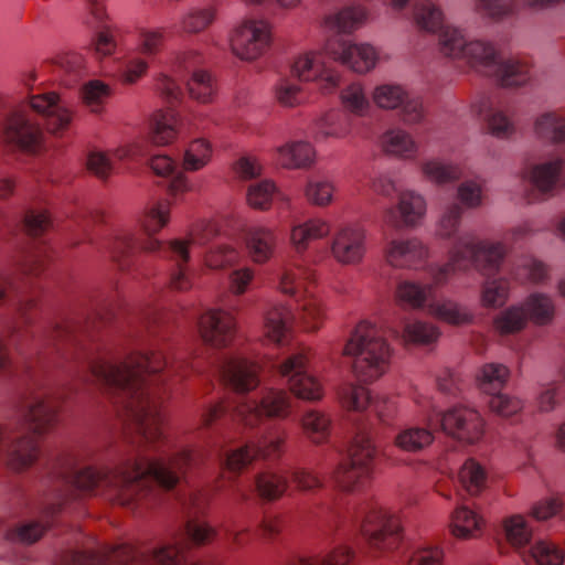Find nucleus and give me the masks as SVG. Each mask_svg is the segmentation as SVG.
Instances as JSON below:
<instances>
[{"instance_id": "obj_1", "label": "nucleus", "mask_w": 565, "mask_h": 565, "mask_svg": "<svg viewBox=\"0 0 565 565\" xmlns=\"http://www.w3.org/2000/svg\"><path fill=\"white\" fill-rule=\"evenodd\" d=\"M463 209L457 203L449 204L443 212L437 235L443 239L452 241L448 252V262L444 265H431L428 273L433 278L431 285H422L412 280L398 284L397 297L413 308L428 305L429 312L448 323L460 324L468 322L471 316L457 302L434 298V286L446 284L457 271H467L476 268L482 273L495 270L507 256V248L502 242L480 239L473 232H459Z\"/></svg>"}, {"instance_id": "obj_2", "label": "nucleus", "mask_w": 565, "mask_h": 565, "mask_svg": "<svg viewBox=\"0 0 565 565\" xmlns=\"http://www.w3.org/2000/svg\"><path fill=\"white\" fill-rule=\"evenodd\" d=\"M409 0H392L394 9H404ZM413 15L418 28L437 33L439 50L446 57L467 64L472 71L490 77L503 87H522L532 77V64L521 57L503 58L493 43L469 39L465 32L444 24L443 11L430 0H415Z\"/></svg>"}, {"instance_id": "obj_3", "label": "nucleus", "mask_w": 565, "mask_h": 565, "mask_svg": "<svg viewBox=\"0 0 565 565\" xmlns=\"http://www.w3.org/2000/svg\"><path fill=\"white\" fill-rule=\"evenodd\" d=\"M291 398L284 390L263 388L254 397H242L233 407L232 416L257 433L245 445L228 449L225 441L216 447L214 459L222 468L238 472L254 460H274L281 454L286 433L270 418H285L290 414Z\"/></svg>"}, {"instance_id": "obj_4", "label": "nucleus", "mask_w": 565, "mask_h": 565, "mask_svg": "<svg viewBox=\"0 0 565 565\" xmlns=\"http://www.w3.org/2000/svg\"><path fill=\"white\" fill-rule=\"evenodd\" d=\"M28 108L42 118L43 125L52 134L65 130L73 118L68 104L55 92L30 94L26 104L12 107L3 119L0 136L4 142L30 152L41 146L43 131L41 126L31 119Z\"/></svg>"}, {"instance_id": "obj_5", "label": "nucleus", "mask_w": 565, "mask_h": 565, "mask_svg": "<svg viewBox=\"0 0 565 565\" xmlns=\"http://www.w3.org/2000/svg\"><path fill=\"white\" fill-rule=\"evenodd\" d=\"M60 406L53 392L32 391L21 406V417L32 435L11 438L6 427H0V452L6 454L7 465L14 471H24L40 457V445L35 436L50 433L58 422Z\"/></svg>"}, {"instance_id": "obj_6", "label": "nucleus", "mask_w": 565, "mask_h": 565, "mask_svg": "<svg viewBox=\"0 0 565 565\" xmlns=\"http://www.w3.org/2000/svg\"><path fill=\"white\" fill-rule=\"evenodd\" d=\"M415 401L426 412L427 427L408 426L402 429L394 439L395 446L399 449L420 451L433 443L434 430L437 428L469 444L482 437L484 424L478 411L456 406L443 413L428 397L419 395Z\"/></svg>"}, {"instance_id": "obj_7", "label": "nucleus", "mask_w": 565, "mask_h": 565, "mask_svg": "<svg viewBox=\"0 0 565 565\" xmlns=\"http://www.w3.org/2000/svg\"><path fill=\"white\" fill-rule=\"evenodd\" d=\"M143 446L147 441L164 439V414L161 409L163 402L169 397L172 388L149 387L154 382L146 380L148 376L167 379L171 375L185 377L190 372H202L201 361L198 358L179 353L169 359L162 352L148 354L143 349Z\"/></svg>"}, {"instance_id": "obj_8", "label": "nucleus", "mask_w": 565, "mask_h": 565, "mask_svg": "<svg viewBox=\"0 0 565 565\" xmlns=\"http://www.w3.org/2000/svg\"><path fill=\"white\" fill-rule=\"evenodd\" d=\"M52 475L64 484L75 486L83 491L95 492L122 505L129 504L138 494L141 472L139 468L108 469L76 468L73 459L62 458L54 463Z\"/></svg>"}, {"instance_id": "obj_9", "label": "nucleus", "mask_w": 565, "mask_h": 565, "mask_svg": "<svg viewBox=\"0 0 565 565\" xmlns=\"http://www.w3.org/2000/svg\"><path fill=\"white\" fill-rule=\"evenodd\" d=\"M343 355L352 359L351 367L355 377L371 383L388 371L392 349L381 329L369 321H361L352 330Z\"/></svg>"}, {"instance_id": "obj_10", "label": "nucleus", "mask_w": 565, "mask_h": 565, "mask_svg": "<svg viewBox=\"0 0 565 565\" xmlns=\"http://www.w3.org/2000/svg\"><path fill=\"white\" fill-rule=\"evenodd\" d=\"M341 527L360 535L379 553L397 548L403 537L399 518L371 501L353 505L343 516Z\"/></svg>"}, {"instance_id": "obj_11", "label": "nucleus", "mask_w": 565, "mask_h": 565, "mask_svg": "<svg viewBox=\"0 0 565 565\" xmlns=\"http://www.w3.org/2000/svg\"><path fill=\"white\" fill-rule=\"evenodd\" d=\"M87 367L93 376L107 386L106 392L128 419L140 420V366L138 360L121 362L88 361Z\"/></svg>"}, {"instance_id": "obj_12", "label": "nucleus", "mask_w": 565, "mask_h": 565, "mask_svg": "<svg viewBox=\"0 0 565 565\" xmlns=\"http://www.w3.org/2000/svg\"><path fill=\"white\" fill-rule=\"evenodd\" d=\"M203 62L202 55L198 51L189 50L179 53L172 65L174 77L161 74L157 78L156 89L170 106L180 103L183 92L177 79H186V87L192 98L201 103H209L215 94V81L213 76L199 68Z\"/></svg>"}, {"instance_id": "obj_13", "label": "nucleus", "mask_w": 565, "mask_h": 565, "mask_svg": "<svg viewBox=\"0 0 565 565\" xmlns=\"http://www.w3.org/2000/svg\"><path fill=\"white\" fill-rule=\"evenodd\" d=\"M376 447L370 428L359 425L352 438L348 458L331 473L334 486L342 491L363 490L372 480L376 461Z\"/></svg>"}, {"instance_id": "obj_14", "label": "nucleus", "mask_w": 565, "mask_h": 565, "mask_svg": "<svg viewBox=\"0 0 565 565\" xmlns=\"http://www.w3.org/2000/svg\"><path fill=\"white\" fill-rule=\"evenodd\" d=\"M315 280L316 271L306 259H296L288 265L280 278L281 291L298 297V319L308 331L318 330L326 318L321 299L311 294L308 288Z\"/></svg>"}, {"instance_id": "obj_15", "label": "nucleus", "mask_w": 565, "mask_h": 565, "mask_svg": "<svg viewBox=\"0 0 565 565\" xmlns=\"http://www.w3.org/2000/svg\"><path fill=\"white\" fill-rule=\"evenodd\" d=\"M354 552L347 545H339L327 554L310 557H297L288 565H353ZM143 565H220L209 557L194 561L185 554L181 545H169L160 548L146 550L143 546Z\"/></svg>"}, {"instance_id": "obj_16", "label": "nucleus", "mask_w": 565, "mask_h": 565, "mask_svg": "<svg viewBox=\"0 0 565 565\" xmlns=\"http://www.w3.org/2000/svg\"><path fill=\"white\" fill-rule=\"evenodd\" d=\"M520 178L531 186L526 194L530 203L550 199L565 189V159L553 153L541 161L527 163Z\"/></svg>"}, {"instance_id": "obj_17", "label": "nucleus", "mask_w": 565, "mask_h": 565, "mask_svg": "<svg viewBox=\"0 0 565 565\" xmlns=\"http://www.w3.org/2000/svg\"><path fill=\"white\" fill-rule=\"evenodd\" d=\"M205 459V451L189 448L157 460H150L143 455V493L148 479L156 481L166 490L173 489L179 483L181 475H185L188 469L196 467Z\"/></svg>"}, {"instance_id": "obj_18", "label": "nucleus", "mask_w": 565, "mask_h": 565, "mask_svg": "<svg viewBox=\"0 0 565 565\" xmlns=\"http://www.w3.org/2000/svg\"><path fill=\"white\" fill-rule=\"evenodd\" d=\"M232 52L243 61L253 62L265 55L273 44V25L258 18L243 20L231 34Z\"/></svg>"}, {"instance_id": "obj_19", "label": "nucleus", "mask_w": 565, "mask_h": 565, "mask_svg": "<svg viewBox=\"0 0 565 565\" xmlns=\"http://www.w3.org/2000/svg\"><path fill=\"white\" fill-rule=\"evenodd\" d=\"M213 491L206 486L188 484L178 493L179 504L188 518L183 527L184 535L195 544H204L217 534L214 527L196 519L206 509Z\"/></svg>"}, {"instance_id": "obj_20", "label": "nucleus", "mask_w": 565, "mask_h": 565, "mask_svg": "<svg viewBox=\"0 0 565 565\" xmlns=\"http://www.w3.org/2000/svg\"><path fill=\"white\" fill-rule=\"evenodd\" d=\"M273 367L296 397L308 402L322 398V385L313 375L309 374L308 356L305 350L290 354L284 361L274 364Z\"/></svg>"}, {"instance_id": "obj_21", "label": "nucleus", "mask_w": 565, "mask_h": 565, "mask_svg": "<svg viewBox=\"0 0 565 565\" xmlns=\"http://www.w3.org/2000/svg\"><path fill=\"white\" fill-rule=\"evenodd\" d=\"M218 233V230L212 221H199L191 227L186 238H175L169 244L171 257L177 263L178 269L171 277V285L177 290H186L191 288L192 282L184 268L190 259L189 248L191 245L205 246Z\"/></svg>"}, {"instance_id": "obj_22", "label": "nucleus", "mask_w": 565, "mask_h": 565, "mask_svg": "<svg viewBox=\"0 0 565 565\" xmlns=\"http://www.w3.org/2000/svg\"><path fill=\"white\" fill-rule=\"evenodd\" d=\"M509 376L510 370L500 363L484 364L478 376L480 390L490 396V409L502 417L512 416L523 408L521 399L501 393Z\"/></svg>"}, {"instance_id": "obj_23", "label": "nucleus", "mask_w": 565, "mask_h": 565, "mask_svg": "<svg viewBox=\"0 0 565 565\" xmlns=\"http://www.w3.org/2000/svg\"><path fill=\"white\" fill-rule=\"evenodd\" d=\"M332 258L340 265L354 266L363 262L367 245L366 230L359 223L339 226L329 243Z\"/></svg>"}, {"instance_id": "obj_24", "label": "nucleus", "mask_w": 565, "mask_h": 565, "mask_svg": "<svg viewBox=\"0 0 565 565\" xmlns=\"http://www.w3.org/2000/svg\"><path fill=\"white\" fill-rule=\"evenodd\" d=\"M472 111L481 117L497 138L508 139L516 132L515 108L507 99L488 95L479 96L472 104Z\"/></svg>"}, {"instance_id": "obj_25", "label": "nucleus", "mask_w": 565, "mask_h": 565, "mask_svg": "<svg viewBox=\"0 0 565 565\" xmlns=\"http://www.w3.org/2000/svg\"><path fill=\"white\" fill-rule=\"evenodd\" d=\"M213 373L237 393H246L259 385V366L241 354L223 355L213 364Z\"/></svg>"}, {"instance_id": "obj_26", "label": "nucleus", "mask_w": 565, "mask_h": 565, "mask_svg": "<svg viewBox=\"0 0 565 565\" xmlns=\"http://www.w3.org/2000/svg\"><path fill=\"white\" fill-rule=\"evenodd\" d=\"M374 103L384 109L399 108L402 120L406 125L422 124L426 110L419 97L411 96L404 88L395 84H383L373 92Z\"/></svg>"}, {"instance_id": "obj_27", "label": "nucleus", "mask_w": 565, "mask_h": 565, "mask_svg": "<svg viewBox=\"0 0 565 565\" xmlns=\"http://www.w3.org/2000/svg\"><path fill=\"white\" fill-rule=\"evenodd\" d=\"M324 51L333 61L341 62L356 73L371 71L377 62V52L372 45L353 44L340 34L327 41Z\"/></svg>"}, {"instance_id": "obj_28", "label": "nucleus", "mask_w": 565, "mask_h": 565, "mask_svg": "<svg viewBox=\"0 0 565 565\" xmlns=\"http://www.w3.org/2000/svg\"><path fill=\"white\" fill-rule=\"evenodd\" d=\"M344 408L356 413L370 412L381 422L386 423L395 412V403L387 396H372L369 390L361 385L347 384L339 393Z\"/></svg>"}, {"instance_id": "obj_29", "label": "nucleus", "mask_w": 565, "mask_h": 565, "mask_svg": "<svg viewBox=\"0 0 565 565\" xmlns=\"http://www.w3.org/2000/svg\"><path fill=\"white\" fill-rule=\"evenodd\" d=\"M428 255V247L417 237L392 238L384 247L386 263L401 269L423 268Z\"/></svg>"}, {"instance_id": "obj_30", "label": "nucleus", "mask_w": 565, "mask_h": 565, "mask_svg": "<svg viewBox=\"0 0 565 565\" xmlns=\"http://www.w3.org/2000/svg\"><path fill=\"white\" fill-rule=\"evenodd\" d=\"M291 74L303 82L318 81L324 94L339 85V75L327 65L323 54L310 52L299 55L291 65Z\"/></svg>"}, {"instance_id": "obj_31", "label": "nucleus", "mask_w": 565, "mask_h": 565, "mask_svg": "<svg viewBox=\"0 0 565 565\" xmlns=\"http://www.w3.org/2000/svg\"><path fill=\"white\" fill-rule=\"evenodd\" d=\"M198 329L203 342L215 349L227 347L233 341L236 330L233 316L221 309H209L202 313Z\"/></svg>"}, {"instance_id": "obj_32", "label": "nucleus", "mask_w": 565, "mask_h": 565, "mask_svg": "<svg viewBox=\"0 0 565 565\" xmlns=\"http://www.w3.org/2000/svg\"><path fill=\"white\" fill-rule=\"evenodd\" d=\"M426 213L425 199L417 192L406 190L399 193L396 206H390L383 215L384 223L395 230L414 227Z\"/></svg>"}, {"instance_id": "obj_33", "label": "nucleus", "mask_w": 565, "mask_h": 565, "mask_svg": "<svg viewBox=\"0 0 565 565\" xmlns=\"http://www.w3.org/2000/svg\"><path fill=\"white\" fill-rule=\"evenodd\" d=\"M139 565L137 552L130 545L104 547L99 551L72 552L66 565Z\"/></svg>"}, {"instance_id": "obj_34", "label": "nucleus", "mask_w": 565, "mask_h": 565, "mask_svg": "<svg viewBox=\"0 0 565 565\" xmlns=\"http://www.w3.org/2000/svg\"><path fill=\"white\" fill-rule=\"evenodd\" d=\"M535 138L546 145H565V108L542 111L533 121Z\"/></svg>"}, {"instance_id": "obj_35", "label": "nucleus", "mask_w": 565, "mask_h": 565, "mask_svg": "<svg viewBox=\"0 0 565 565\" xmlns=\"http://www.w3.org/2000/svg\"><path fill=\"white\" fill-rule=\"evenodd\" d=\"M244 237L247 252L255 263H265L273 256L276 235L270 228L253 225L246 228Z\"/></svg>"}, {"instance_id": "obj_36", "label": "nucleus", "mask_w": 565, "mask_h": 565, "mask_svg": "<svg viewBox=\"0 0 565 565\" xmlns=\"http://www.w3.org/2000/svg\"><path fill=\"white\" fill-rule=\"evenodd\" d=\"M521 305L526 312L527 321H531L537 327L548 326L555 318V301L547 294L534 291L530 294Z\"/></svg>"}, {"instance_id": "obj_37", "label": "nucleus", "mask_w": 565, "mask_h": 565, "mask_svg": "<svg viewBox=\"0 0 565 565\" xmlns=\"http://www.w3.org/2000/svg\"><path fill=\"white\" fill-rule=\"evenodd\" d=\"M296 320L291 309L284 305L274 306L265 316L264 331L266 337L275 342L282 343Z\"/></svg>"}, {"instance_id": "obj_38", "label": "nucleus", "mask_w": 565, "mask_h": 565, "mask_svg": "<svg viewBox=\"0 0 565 565\" xmlns=\"http://www.w3.org/2000/svg\"><path fill=\"white\" fill-rule=\"evenodd\" d=\"M503 263L495 270H489L482 273L478 270L482 276L486 277L481 288V303L486 308H498L503 306L509 299L510 294V281L504 277H495L500 271Z\"/></svg>"}, {"instance_id": "obj_39", "label": "nucleus", "mask_w": 565, "mask_h": 565, "mask_svg": "<svg viewBox=\"0 0 565 565\" xmlns=\"http://www.w3.org/2000/svg\"><path fill=\"white\" fill-rule=\"evenodd\" d=\"M300 425L305 435L317 445L327 443L331 436L332 418L326 412L306 409L300 417Z\"/></svg>"}, {"instance_id": "obj_40", "label": "nucleus", "mask_w": 565, "mask_h": 565, "mask_svg": "<svg viewBox=\"0 0 565 565\" xmlns=\"http://www.w3.org/2000/svg\"><path fill=\"white\" fill-rule=\"evenodd\" d=\"M330 224L322 218H310L305 223L292 226L290 241L298 254H302L311 239L323 238L330 233Z\"/></svg>"}, {"instance_id": "obj_41", "label": "nucleus", "mask_w": 565, "mask_h": 565, "mask_svg": "<svg viewBox=\"0 0 565 565\" xmlns=\"http://www.w3.org/2000/svg\"><path fill=\"white\" fill-rule=\"evenodd\" d=\"M512 276L521 284H544L550 279V266L534 256H524L513 266Z\"/></svg>"}, {"instance_id": "obj_42", "label": "nucleus", "mask_w": 565, "mask_h": 565, "mask_svg": "<svg viewBox=\"0 0 565 565\" xmlns=\"http://www.w3.org/2000/svg\"><path fill=\"white\" fill-rule=\"evenodd\" d=\"M315 159V151L309 142L295 141L277 149V160L285 168H307Z\"/></svg>"}, {"instance_id": "obj_43", "label": "nucleus", "mask_w": 565, "mask_h": 565, "mask_svg": "<svg viewBox=\"0 0 565 565\" xmlns=\"http://www.w3.org/2000/svg\"><path fill=\"white\" fill-rule=\"evenodd\" d=\"M527 323V316L521 302L507 307L493 318V328L500 335L520 333Z\"/></svg>"}, {"instance_id": "obj_44", "label": "nucleus", "mask_w": 565, "mask_h": 565, "mask_svg": "<svg viewBox=\"0 0 565 565\" xmlns=\"http://www.w3.org/2000/svg\"><path fill=\"white\" fill-rule=\"evenodd\" d=\"M483 520L466 505L456 509L451 519V533L458 539H471L480 532Z\"/></svg>"}, {"instance_id": "obj_45", "label": "nucleus", "mask_w": 565, "mask_h": 565, "mask_svg": "<svg viewBox=\"0 0 565 565\" xmlns=\"http://www.w3.org/2000/svg\"><path fill=\"white\" fill-rule=\"evenodd\" d=\"M382 146L385 152L401 158L415 157L418 146L412 136L402 129H391L382 136Z\"/></svg>"}, {"instance_id": "obj_46", "label": "nucleus", "mask_w": 565, "mask_h": 565, "mask_svg": "<svg viewBox=\"0 0 565 565\" xmlns=\"http://www.w3.org/2000/svg\"><path fill=\"white\" fill-rule=\"evenodd\" d=\"M367 13L363 7H347L333 15L328 17L327 25L338 33H351L359 29L366 20Z\"/></svg>"}, {"instance_id": "obj_47", "label": "nucleus", "mask_w": 565, "mask_h": 565, "mask_svg": "<svg viewBox=\"0 0 565 565\" xmlns=\"http://www.w3.org/2000/svg\"><path fill=\"white\" fill-rule=\"evenodd\" d=\"M177 136V117L172 110H158L150 121V139L153 143L164 146Z\"/></svg>"}, {"instance_id": "obj_48", "label": "nucleus", "mask_w": 565, "mask_h": 565, "mask_svg": "<svg viewBox=\"0 0 565 565\" xmlns=\"http://www.w3.org/2000/svg\"><path fill=\"white\" fill-rule=\"evenodd\" d=\"M475 9L482 17L503 21L519 12V0H475Z\"/></svg>"}, {"instance_id": "obj_49", "label": "nucleus", "mask_w": 565, "mask_h": 565, "mask_svg": "<svg viewBox=\"0 0 565 565\" xmlns=\"http://www.w3.org/2000/svg\"><path fill=\"white\" fill-rule=\"evenodd\" d=\"M459 481L469 494L476 495L486 489L488 476L479 462L468 459L459 471Z\"/></svg>"}, {"instance_id": "obj_50", "label": "nucleus", "mask_w": 565, "mask_h": 565, "mask_svg": "<svg viewBox=\"0 0 565 565\" xmlns=\"http://www.w3.org/2000/svg\"><path fill=\"white\" fill-rule=\"evenodd\" d=\"M255 487L263 499L276 500L286 491L287 478L271 471L262 472L255 479Z\"/></svg>"}, {"instance_id": "obj_51", "label": "nucleus", "mask_w": 565, "mask_h": 565, "mask_svg": "<svg viewBox=\"0 0 565 565\" xmlns=\"http://www.w3.org/2000/svg\"><path fill=\"white\" fill-rule=\"evenodd\" d=\"M423 174L436 184H446L458 180L461 175L459 167L446 164L439 160H428L422 164Z\"/></svg>"}, {"instance_id": "obj_52", "label": "nucleus", "mask_w": 565, "mask_h": 565, "mask_svg": "<svg viewBox=\"0 0 565 565\" xmlns=\"http://www.w3.org/2000/svg\"><path fill=\"white\" fill-rule=\"evenodd\" d=\"M403 339L405 342L416 344H428L436 341L439 337L438 329L424 321H406L403 324Z\"/></svg>"}, {"instance_id": "obj_53", "label": "nucleus", "mask_w": 565, "mask_h": 565, "mask_svg": "<svg viewBox=\"0 0 565 565\" xmlns=\"http://www.w3.org/2000/svg\"><path fill=\"white\" fill-rule=\"evenodd\" d=\"M502 531L507 541L515 547H524L531 541L532 531L521 515L507 518Z\"/></svg>"}, {"instance_id": "obj_54", "label": "nucleus", "mask_w": 565, "mask_h": 565, "mask_svg": "<svg viewBox=\"0 0 565 565\" xmlns=\"http://www.w3.org/2000/svg\"><path fill=\"white\" fill-rule=\"evenodd\" d=\"M215 19L212 8H191L181 18L180 25L185 33L194 34L204 31Z\"/></svg>"}, {"instance_id": "obj_55", "label": "nucleus", "mask_w": 565, "mask_h": 565, "mask_svg": "<svg viewBox=\"0 0 565 565\" xmlns=\"http://www.w3.org/2000/svg\"><path fill=\"white\" fill-rule=\"evenodd\" d=\"M111 94L109 85L99 81L92 79L87 82L82 88L83 103L89 108L92 113H100L104 103Z\"/></svg>"}, {"instance_id": "obj_56", "label": "nucleus", "mask_w": 565, "mask_h": 565, "mask_svg": "<svg viewBox=\"0 0 565 565\" xmlns=\"http://www.w3.org/2000/svg\"><path fill=\"white\" fill-rule=\"evenodd\" d=\"M171 202L168 200L157 201L148 212L143 211V235L152 234L160 231L169 222Z\"/></svg>"}, {"instance_id": "obj_57", "label": "nucleus", "mask_w": 565, "mask_h": 565, "mask_svg": "<svg viewBox=\"0 0 565 565\" xmlns=\"http://www.w3.org/2000/svg\"><path fill=\"white\" fill-rule=\"evenodd\" d=\"M211 146L204 139H195L185 149L183 169L196 171L202 169L211 159Z\"/></svg>"}, {"instance_id": "obj_58", "label": "nucleus", "mask_w": 565, "mask_h": 565, "mask_svg": "<svg viewBox=\"0 0 565 565\" xmlns=\"http://www.w3.org/2000/svg\"><path fill=\"white\" fill-rule=\"evenodd\" d=\"M340 98L344 109L354 115L363 116L370 109V100L359 83H352L345 87Z\"/></svg>"}, {"instance_id": "obj_59", "label": "nucleus", "mask_w": 565, "mask_h": 565, "mask_svg": "<svg viewBox=\"0 0 565 565\" xmlns=\"http://www.w3.org/2000/svg\"><path fill=\"white\" fill-rule=\"evenodd\" d=\"M350 131L347 116L339 113H330L318 122L317 138H343Z\"/></svg>"}, {"instance_id": "obj_60", "label": "nucleus", "mask_w": 565, "mask_h": 565, "mask_svg": "<svg viewBox=\"0 0 565 565\" xmlns=\"http://www.w3.org/2000/svg\"><path fill=\"white\" fill-rule=\"evenodd\" d=\"M276 98L286 107H295L307 100V94L294 79L281 78L276 85Z\"/></svg>"}, {"instance_id": "obj_61", "label": "nucleus", "mask_w": 565, "mask_h": 565, "mask_svg": "<svg viewBox=\"0 0 565 565\" xmlns=\"http://www.w3.org/2000/svg\"><path fill=\"white\" fill-rule=\"evenodd\" d=\"M238 258L239 253L225 244L212 246L204 255L206 266L214 269L234 266Z\"/></svg>"}, {"instance_id": "obj_62", "label": "nucleus", "mask_w": 565, "mask_h": 565, "mask_svg": "<svg viewBox=\"0 0 565 565\" xmlns=\"http://www.w3.org/2000/svg\"><path fill=\"white\" fill-rule=\"evenodd\" d=\"M305 194L311 204L326 206L332 201L333 185L328 180L311 178L308 180Z\"/></svg>"}, {"instance_id": "obj_63", "label": "nucleus", "mask_w": 565, "mask_h": 565, "mask_svg": "<svg viewBox=\"0 0 565 565\" xmlns=\"http://www.w3.org/2000/svg\"><path fill=\"white\" fill-rule=\"evenodd\" d=\"M530 553L537 565H562L564 561L563 552L552 542L539 540L531 548Z\"/></svg>"}, {"instance_id": "obj_64", "label": "nucleus", "mask_w": 565, "mask_h": 565, "mask_svg": "<svg viewBox=\"0 0 565 565\" xmlns=\"http://www.w3.org/2000/svg\"><path fill=\"white\" fill-rule=\"evenodd\" d=\"M460 203L468 209H476L482 204L483 185L480 179L466 180L457 189Z\"/></svg>"}]
</instances>
